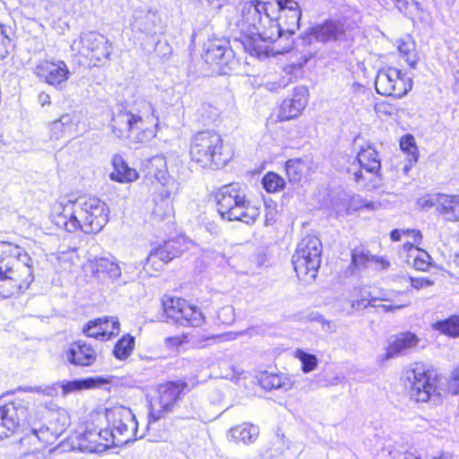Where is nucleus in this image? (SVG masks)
Here are the masks:
<instances>
[{
  "label": "nucleus",
  "mask_w": 459,
  "mask_h": 459,
  "mask_svg": "<svg viewBox=\"0 0 459 459\" xmlns=\"http://www.w3.org/2000/svg\"><path fill=\"white\" fill-rule=\"evenodd\" d=\"M158 116L152 104L146 100H137L129 108H117L113 113L110 128L116 137L130 143H143L155 135Z\"/></svg>",
  "instance_id": "obj_1"
},
{
  "label": "nucleus",
  "mask_w": 459,
  "mask_h": 459,
  "mask_svg": "<svg viewBox=\"0 0 459 459\" xmlns=\"http://www.w3.org/2000/svg\"><path fill=\"white\" fill-rule=\"evenodd\" d=\"M0 297L24 293L34 281L31 258L19 247L0 245Z\"/></svg>",
  "instance_id": "obj_2"
},
{
  "label": "nucleus",
  "mask_w": 459,
  "mask_h": 459,
  "mask_svg": "<svg viewBox=\"0 0 459 459\" xmlns=\"http://www.w3.org/2000/svg\"><path fill=\"white\" fill-rule=\"evenodd\" d=\"M218 212L229 221H239L252 225L257 220L260 211L247 199L246 187L239 183L221 186L216 193Z\"/></svg>",
  "instance_id": "obj_3"
},
{
  "label": "nucleus",
  "mask_w": 459,
  "mask_h": 459,
  "mask_svg": "<svg viewBox=\"0 0 459 459\" xmlns=\"http://www.w3.org/2000/svg\"><path fill=\"white\" fill-rule=\"evenodd\" d=\"M191 160L204 169H216L224 167L232 158L221 136L214 131H201L192 138Z\"/></svg>",
  "instance_id": "obj_4"
},
{
  "label": "nucleus",
  "mask_w": 459,
  "mask_h": 459,
  "mask_svg": "<svg viewBox=\"0 0 459 459\" xmlns=\"http://www.w3.org/2000/svg\"><path fill=\"white\" fill-rule=\"evenodd\" d=\"M266 4L258 0L247 1L240 4L241 17L237 26L242 33L249 37L258 36L263 39H273V34L267 35L264 30L266 22L271 23V29H274L277 38L282 35L283 29L275 23L266 13Z\"/></svg>",
  "instance_id": "obj_5"
},
{
  "label": "nucleus",
  "mask_w": 459,
  "mask_h": 459,
  "mask_svg": "<svg viewBox=\"0 0 459 459\" xmlns=\"http://www.w3.org/2000/svg\"><path fill=\"white\" fill-rule=\"evenodd\" d=\"M321 255L322 244L318 238L307 236L299 242L292 255V264L300 280L312 281L316 278Z\"/></svg>",
  "instance_id": "obj_6"
},
{
  "label": "nucleus",
  "mask_w": 459,
  "mask_h": 459,
  "mask_svg": "<svg viewBox=\"0 0 459 459\" xmlns=\"http://www.w3.org/2000/svg\"><path fill=\"white\" fill-rule=\"evenodd\" d=\"M437 375L420 363L405 371L404 385L411 399L418 403L428 402L431 396L437 394Z\"/></svg>",
  "instance_id": "obj_7"
},
{
  "label": "nucleus",
  "mask_w": 459,
  "mask_h": 459,
  "mask_svg": "<svg viewBox=\"0 0 459 459\" xmlns=\"http://www.w3.org/2000/svg\"><path fill=\"white\" fill-rule=\"evenodd\" d=\"M360 169L352 172L353 180L367 190L379 188L382 186V178L379 174L381 161L377 152L370 145L361 148L357 154ZM348 172L351 174V169Z\"/></svg>",
  "instance_id": "obj_8"
},
{
  "label": "nucleus",
  "mask_w": 459,
  "mask_h": 459,
  "mask_svg": "<svg viewBox=\"0 0 459 459\" xmlns=\"http://www.w3.org/2000/svg\"><path fill=\"white\" fill-rule=\"evenodd\" d=\"M108 427L115 433L116 444L123 446L138 438V422L130 408L115 406L106 411Z\"/></svg>",
  "instance_id": "obj_9"
},
{
  "label": "nucleus",
  "mask_w": 459,
  "mask_h": 459,
  "mask_svg": "<svg viewBox=\"0 0 459 459\" xmlns=\"http://www.w3.org/2000/svg\"><path fill=\"white\" fill-rule=\"evenodd\" d=\"M85 197L71 199L67 196L62 197L52 207V221L60 229H64L68 232H76L82 230L83 232V221L85 215L75 212V206L79 204H84ZM76 211H78L76 209Z\"/></svg>",
  "instance_id": "obj_10"
},
{
  "label": "nucleus",
  "mask_w": 459,
  "mask_h": 459,
  "mask_svg": "<svg viewBox=\"0 0 459 459\" xmlns=\"http://www.w3.org/2000/svg\"><path fill=\"white\" fill-rule=\"evenodd\" d=\"M375 87L378 94L401 99L412 88V80L396 68L388 67L377 72Z\"/></svg>",
  "instance_id": "obj_11"
},
{
  "label": "nucleus",
  "mask_w": 459,
  "mask_h": 459,
  "mask_svg": "<svg viewBox=\"0 0 459 459\" xmlns=\"http://www.w3.org/2000/svg\"><path fill=\"white\" fill-rule=\"evenodd\" d=\"M71 48L82 56L101 62L109 58L112 43L100 33L87 31L82 33L79 39L72 42Z\"/></svg>",
  "instance_id": "obj_12"
},
{
  "label": "nucleus",
  "mask_w": 459,
  "mask_h": 459,
  "mask_svg": "<svg viewBox=\"0 0 459 459\" xmlns=\"http://www.w3.org/2000/svg\"><path fill=\"white\" fill-rule=\"evenodd\" d=\"M163 307L167 317L176 324L198 327L204 323V316L202 311L184 299H169L163 301Z\"/></svg>",
  "instance_id": "obj_13"
},
{
  "label": "nucleus",
  "mask_w": 459,
  "mask_h": 459,
  "mask_svg": "<svg viewBox=\"0 0 459 459\" xmlns=\"http://www.w3.org/2000/svg\"><path fill=\"white\" fill-rule=\"evenodd\" d=\"M77 212L85 215L83 233H99L108 221L109 209L108 205L96 197L85 198L84 204L75 206Z\"/></svg>",
  "instance_id": "obj_14"
},
{
  "label": "nucleus",
  "mask_w": 459,
  "mask_h": 459,
  "mask_svg": "<svg viewBox=\"0 0 459 459\" xmlns=\"http://www.w3.org/2000/svg\"><path fill=\"white\" fill-rule=\"evenodd\" d=\"M166 175L167 171L163 169H160L155 174L156 178L162 185L153 198L152 216L157 221H163L173 214L172 201L178 190V183L174 180H167Z\"/></svg>",
  "instance_id": "obj_15"
},
{
  "label": "nucleus",
  "mask_w": 459,
  "mask_h": 459,
  "mask_svg": "<svg viewBox=\"0 0 459 459\" xmlns=\"http://www.w3.org/2000/svg\"><path fill=\"white\" fill-rule=\"evenodd\" d=\"M187 384L183 381L167 382L159 385L158 403H152L149 417L157 421L171 411L174 404L179 400L182 393L186 389Z\"/></svg>",
  "instance_id": "obj_16"
},
{
  "label": "nucleus",
  "mask_w": 459,
  "mask_h": 459,
  "mask_svg": "<svg viewBox=\"0 0 459 459\" xmlns=\"http://www.w3.org/2000/svg\"><path fill=\"white\" fill-rule=\"evenodd\" d=\"M30 422L28 420V403L23 399L15 398L13 401L0 407V439L9 437L20 426L21 422Z\"/></svg>",
  "instance_id": "obj_17"
},
{
  "label": "nucleus",
  "mask_w": 459,
  "mask_h": 459,
  "mask_svg": "<svg viewBox=\"0 0 459 459\" xmlns=\"http://www.w3.org/2000/svg\"><path fill=\"white\" fill-rule=\"evenodd\" d=\"M34 74L44 82L62 90L70 77V71L62 60H40L34 68Z\"/></svg>",
  "instance_id": "obj_18"
},
{
  "label": "nucleus",
  "mask_w": 459,
  "mask_h": 459,
  "mask_svg": "<svg viewBox=\"0 0 459 459\" xmlns=\"http://www.w3.org/2000/svg\"><path fill=\"white\" fill-rule=\"evenodd\" d=\"M206 63L215 64L219 66L221 74H228L234 70L238 61L235 54L225 39H214L209 42L204 55Z\"/></svg>",
  "instance_id": "obj_19"
},
{
  "label": "nucleus",
  "mask_w": 459,
  "mask_h": 459,
  "mask_svg": "<svg viewBox=\"0 0 459 459\" xmlns=\"http://www.w3.org/2000/svg\"><path fill=\"white\" fill-rule=\"evenodd\" d=\"M183 252V245L180 240L170 239L163 245L152 250L146 258L144 269L151 273L152 269L154 272L162 270L163 265L173 258L178 256Z\"/></svg>",
  "instance_id": "obj_20"
},
{
  "label": "nucleus",
  "mask_w": 459,
  "mask_h": 459,
  "mask_svg": "<svg viewBox=\"0 0 459 459\" xmlns=\"http://www.w3.org/2000/svg\"><path fill=\"white\" fill-rule=\"evenodd\" d=\"M104 383L101 377H89L85 379H74L72 381H62L55 383L51 385H44L39 387H30L33 392L42 393L48 396L57 394L58 387H61L63 395L77 392L83 389H90Z\"/></svg>",
  "instance_id": "obj_21"
},
{
  "label": "nucleus",
  "mask_w": 459,
  "mask_h": 459,
  "mask_svg": "<svg viewBox=\"0 0 459 459\" xmlns=\"http://www.w3.org/2000/svg\"><path fill=\"white\" fill-rule=\"evenodd\" d=\"M308 35L318 42L328 43L344 40L346 30L342 22L329 19L321 24L312 26L308 30Z\"/></svg>",
  "instance_id": "obj_22"
},
{
  "label": "nucleus",
  "mask_w": 459,
  "mask_h": 459,
  "mask_svg": "<svg viewBox=\"0 0 459 459\" xmlns=\"http://www.w3.org/2000/svg\"><path fill=\"white\" fill-rule=\"evenodd\" d=\"M119 321L117 317H100L89 321L83 327V333L89 337L109 340L119 333Z\"/></svg>",
  "instance_id": "obj_23"
},
{
  "label": "nucleus",
  "mask_w": 459,
  "mask_h": 459,
  "mask_svg": "<svg viewBox=\"0 0 459 459\" xmlns=\"http://www.w3.org/2000/svg\"><path fill=\"white\" fill-rule=\"evenodd\" d=\"M64 359L74 366L89 367L96 361L95 350L84 342H74L64 352Z\"/></svg>",
  "instance_id": "obj_24"
},
{
  "label": "nucleus",
  "mask_w": 459,
  "mask_h": 459,
  "mask_svg": "<svg viewBox=\"0 0 459 459\" xmlns=\"http://www.w3.org/2000/svg\"><path fill=\"white\" fill-rule=\"evenodd\" d=\"M306 93V89L298 88L291 99H286L282 101L278 114L281 121L290 120L299 116L307 105Z\"/></svg>",
  "instance_id": "obj_25"
},
{
  "label": "nucleus",
  "mask_w": 459,
  "mask_h": 459,
  "mask_svg": "<svg viewBox=\"0 0 459 459\" xmlns=\"http://www.w3.org/2000/svg\"><path fill=\"white\" fill-rule=\"evenodd\" d=\"M436 203L444 220L447 221H459V195L437 194Z\"/></svg>",
  "instance_id": "obj_26"
},
{
  "label": "nucleus",
  "mask_w": 459,
  "mask_h": 459,
  "mask_svg": "<svg viewBox=\"0 0 459 459\" xmlns=\"http://www.w3.org/2000/svg\"><path fill=\"white\" fill-rule=\"evenodd\" d=\"M113 171L109 174V178L113 181L119 183H127L135 181L139 175L138 172L130 168L124 158L119 154H115L112 158Z\"/></svg>",
  "instance_id": "obj_27"
},
{
  "label": "nucleus",
  "mask_w": 459,
  "mask_h": 459,
  "mask_svg": "<svg viewBox=\"0 0 459 459\" xmlns=\"http://www.w3.org/2000/svg\"><path fill=\"white\" fill-rule=\"evenodd\" d=\"M259 434V427L248 422L233 427L228 431V437L230 440L241 442L245 445L255 443Z\"/></svg>",
  "instance_id": "obj_28"
},
{
  "label": "nucleus",
  "mask_w": 459,
  "mask_h": 459,
  "mask_svg": "<svg viewBox=\"0 0 459 459\" xmlns=\"http://www.w3.org/2000/svg\"><path fill=\"white\" fill-rule=\"evenodd\" d=\"M419 339L416 334L406 332L395 336V339L389 344L386 351L387 358H393L401 354L418 344Z\"/></svg>",
  "instance_id": "obj_29"
},
{
  "label": "nucleus",
  "mask_w": 459,
  "mask_h": 459,
  "mask_svg": "<svg viewBox=\"0 0 459 459\" xmlns=\"http://www.w3.org/2000/svg\"><path fill=\"white\" fill-rule=\"evenodd\" d=\"M80 446L83 451L89 453H100L108 448V444L101 442L100 433L97 429H87L80 438Z\"/></svg>",
  "instance_id": "obj_30"
},
{
  "label": "nucleus",
  "mask_w": 459,
  "mask_h": 459,
  "mask_svg": "<svg viewBox=\"0 0 459 459\" xmlns=\"http://www.w3.org/2000/svg\"><path fill=\"white\" fill-rule=\"evenodd\" d=\"M93 269L98 273H105L112 281L121 277L122 270L114 257H99L92 262Z\"/></svg>",
  "instance_id": "obj_31"
},
{
  "label": "nucleus",
  "mask_w": 459,
  "mask_h": 459,
  "mask_svg": "<svg viewBox=\"0 0 459 459\" xmlns=\"http://www.w3.org/2000/svg\"><path fill=\"white\" fill-rule=\"evenodd\" d=\"M370 263H376L381 265L382 269H386L390 265V263L383 257H375L371 255L368 251H365L364 249L355 248L352 251L351 264L355 268L359 270L364 269Z\"/></svg>",
  "instance_id": "obj_32"
},
{
  "label": "nucleus",
  "mask_w": 459,
  "mask_h": 459,
  "mask_svg": "<svg viewBox=\"0 0 459 459\" xmlns=\"http://www.w3.org/2000/svg\"><path fill=\"white\" fill-rule=\"evenodd\" d=\"M156 14L152 12H140L134 17L132 30L145 34L154 33Z\"/></svg>",
  "instance_id": "obj_33"
},
{
  "label": "nucleus",
  "mask_w": 459,
  "mask_h": 459,
  "mask_svg": "<svg viewBox=\"0 0 459 459\" xmlns=\"http://www.w3.org/2000/svg\"><path fill=\"white\" fill-rule=\"evenodd\" d=\"M261 386L267 391L282 390L288 391L291 388V383L289 378L277 374H264L260 379Z\"/></svg>",
  "instance_id": "obj_34"
},
{
  "label": "nucleus",
  "mask_w": 459,
  "mask_h": 459,
  "mask_svg": "<svg viewBox=\"0 0 459 459\" xmlns=\"http://www.w3.org/2000/svg\"><path fill=\"white\" fill-rule=\"evenodd\" d=\"M134 347V337L130 334H126L116 343L113 349V354L117 359H126L132 353Z\"/></svg>",
  "instance_id": "obj_35"
},
{
  "label": "nucleus",
  "mask_w": 459,
  "mask_h": 459,
  "mask_svg": "<svg viewBox=\"0 0 459 459\" xmlns=\"http://www.w3.org/2000/svg\"><path fill=\"white\" fill-rule=\"evenodd\" d=\"M307 169V164L301 159L289 160L285 165L286 174L291 182L299 181Z\"/></svg>",
  "instance_id": "obj_36"
},
{
  "label": "nucleus",
  "mask_w": 459,
  "mask_h": 459,
  "mask_svg": "<svg viewBox=\"0 0 459 459\" xmlns=\"http://www.w3.org/2000/svg\"><path fill=\"white\" fill-rule=\"evenodd\" d=\"M398 51L404 58L405 62L411 67L415 68L418 57L415 50V44L410 39L407 40H401L398 42Z\"/></svg>",
  "instance_id": "obj_37"
},
{
  "label": "nucleus",
  "mask_w": 459,
  "mask_h": 459,
  "mask_svg": "<svg viewBox=\"0 0 459 459\" xmlns=\"http://www.w3.org/2000/svg\"><path fill=\"white\" fill-rule=\"evenodd\" d=\"M434 328L444 334L458 337L459 316H452L446 320L437 321L434 324Z\"/></svg>",
  "instance_id": "obj_38"
},
{
  "label": "nucleus",
  "mask_w": 459,
  "mask_h": 459,
  "mask_svg": "<svg viewBox=\"0 0 459 459\" xmlns=\"http://www.w3.org/2000/svg\"><path fill=\"white\" fill-rule=\"evenodd\" d=\"M262 184L267 192L273 193L285 186V180L274 172H268L263 178Z\"/></svg>",
  "instance_id": "obj_39"
},
{
  "label": "nucleus",
  "mask_w": 459,
  "mask_h": 459,
  "mask_svg": "<svg viewBox=\"0 0 459 459\" xmlns=\"http://www.w3.org/2000/svg\"><path fill=\"white\" fill-rule=\"evenodd\" d=\"M401 150L408 153L410 163H415L418 160V149L415 139L412 135L407 134L400 141Z\"/></svg>",
  "instance_id": "obj_40"
},
{
  "label": "nucleus",
  "mask_w": 459,
  "mask_h": 459,
  "mask_svg": "<svg viewBox=\"0 0 459 459\" xmlns=\"http://www.w3.org/2000/svg\"><path fill=\"white\" fill-rule=\"evenodd\" d=\"M198 112L200 114V121L204 126H208L215 122L219 116L218 108L210 103H203L199 108Z\"/></svg>",
  "instance_id": "obj_41"
},
{
  "label": "nucleus",
  "mask_w": 459,
  "mask_h": 459,
  "mask_svg": "<svg viewBox=\"0 0 459 459\" xmlns=\"http://www.w3.org/2000/svg\"><path fill=\"white\" fill-rule=\"evenodd\" d=\"M296 358L301 362V368L303 372L308 373L316 368L318 359L316 355L307 353L301 350H297Z\"/></svg>",
  "instance_id": "obj_42"
},
{
  "label": "nucleus",
  "mask_w": 459,
  "mask_h": 459,
  "mask_svg": "<svg viewBox=\"0 0 459 459\" xmlns=\"http://www.w3.org/2000/svg\"><path fill=\"white\" fill-rule=\"evenodd\" d=\"M379 300L387 301L388 299L385 298L373 297L369 293L368 295H361L359 299H356L351 302V307L355 310L364 309L368 307H377V305H375V301Z\"/></svg>",
  "instance_id": "obj_43"
},
{
  "label": "nucleus",
  "mask_w": 459,
  "mask_h": 459,
  "mask_svg": "<svg viewBox=\"0 0 459 459\" xmlns=\"http://www.w3.org/2000/svg\"><path fill=\"white\" fill-rule=\"evenodd\" d=\"M285 17L287 20V31L293 34L299 27V22L301 19V12H291L281 13V18Z\"/></svg>",
  "instance_id": "obj_44"
},
{
  "label": "nucleus",
  "mask_w": 459,
  "mask_h": 459,
  "mask_svg": "<svg viewBox=\"0 0 459 459\" xmlns=\"http://www.w3.org/2000/svg\"><path fill=\"white\" fill-rule=\"evenodd\" d=\"M10 47L11 39L7 35L4 26L0 24V59L7 56Z\"/></svg>",
  "instance_id": "obj_45"
},
{
  "label": "nucleus",
  "mask_w": 459,
  "mask_h": 459,
  "mask_svg": "<svg viewBox=\"0 0 459 459\" xmlns=\"http://www.w3.org/2000/svg\"><path fill=\"white\" fill-rule=\"evenodd\" d=\"M218 320L223 325H230L235 320L234 308L232 306L222 307L218 311Z\"/></svg>",
  "instance_id": "obj_46"
},
{
  "label": "nucleus",
  "mask_w": 459,
  "mask_h": 459,
  "mask_svg": "<svg viewBox=\"0 0 459 459\" xmlns=\"http://www.w3.org/2000/svg\"><path fill=\"white\" fill-rule=\"evenodd\" d=\"M49 134H50V138L51 139H59V138H62V137H68V136H71L72 134L67 131L66 129H65L64 126H62L59 122H57L56 120H55L54 122H52L49 126Z\"/></svg>",
  "instance_id": "obj_47"
},
{
  "label": "nucleus",
  "mask_w": 459,
  "mask_h": 459,
  "mask_svg": "<svg viewBox=\"0 0 459 459\" xmlns=\"http://www.w3.org/2000/svg\"><path fill=\"white\" fill-rule=\"evenodd\" d=\"M430 256L426 252H420L418 255L414 256L413 266L420 271H425L429 264Z\"/></svg>",
  "instance_id": "obj_48"
},
{
  "label": "nucleus",
  "mask_w": 459,
  "mask_h": 459,
  "mask_svg": "<svg viewBox=\"0 0 459 459\" xmlns=\"http://www.w3.org/2000/svg\"><path fill=\"white\" fill-rule=\"evenodd\" d=\"M98 432L100 433L101 442H104V444H108V448L111 446H118L116 444V435L112 428L109 427L108 429H100Z\"/></svg>",
  "instance_id": "obj_49"
},
{
  "label": "nucleus",
  "mask_w": 459,
  "mask_h": 459,
  "mask_svg": "<svg viewBox=\"0 0 459 459\" xmlns=\"http://www.w3.org/2000/svg\"><path fill=\"white\" fill-rule=\"evenodd\" d=\"M59 124L65 127L71 134L74 133V126L76 125L75 116L73 114H64L56 120Z\"/></svg>",
  "instance_id": "obj_50"
},
{
  "label": "nucleus",
  "mask_w": 459,
  "mask_h": 459,
  "mask_svg": "<svg viewBox=\"0 0 459 459\" xmlns=\"http://www.w3.org/2000/svg\"><path fill=\"white\" fill-rule=\"evenodd\" d=\"M352 205L355 210L367 209V210H375L377 204L371 201H368L363 199L360 196L352 198Z\"/></svg>",
  "instance_id": "obj_51"
},
{
  "label": "nucleus",
  "mask_w": 459,
  "mask_h": 459,
  "mask_svg": "<svg viewBox=\"0 0 459 459\" xmlns=\"http://www.w3.org/2000/svg\"><path fill=\"white\" fill-rule=\"evenodd\" d=\"M402 233L411 235L416 239L417 238H421V233L420 230H393L390 233V238L393 241H399L401 239Z\"/></svg>",
  "instance_id": "obj_52"
},
{
  "label": "nucleus",
  "mask_w": 459,
  "mask_h": 459,
  "mask_svg": "<svg viewBox=\"0 0 459 459\" xmlns=\"http://www.w3.org/2000/svg\"><path fill=\"white\" fill-rule=\"evenodd\" d=\"M192 2L198 3L204 8H210L212 10L221 9L229 0H191Z\"/></svg>",
  "instance_id": "obj_53"
},
{
  "label": "nucleus",
  "mask_w": 459,
  "mask_h": 459,
  "mask_svg": "<svg viewBox=\"0 0 459 459\" xmlns=\"http://www.w3.org/2000/svg\"><path fill=\"white\" fill-rule=\"evenodd\" d=\"M281 13L301 12L299 4L294 0H284L279 2Z\"/></svg>",
  "instance_id": "obj_54"
},
{
  "label": "nucleus",
  "mask_w": 459,
  "mask_h": 459,
  "mask_svg": "<svg viewBox=\"0 0 459 459\" xmlns=\"http://www.w3.org/2000/svg\"><path fill=\"white\" fill-rule=\"evenodd\" d=\"M449 391L453 394H459V367L454 369L452 373V377L449 383Z\"/></svg>",
  "instance_id": "obj_55"
},
{
  "label": "nucleus",
  "mask_w": 459,
  "mask_h": 459,
  "mask_svg": "<svg viewBox=\"0 0 459 459\" xmlns=\"http://www.w3.org/2000/svg\"><path fill=\"white\" fill-rule=\"evenodd\" d=\"M411 284L414 289L420 290L431 286L433 281L426 278H411Z\"/></svg>",
  "instance_id": "obj_56"
},
{
  "label": "nucleus",
  "mask_w": 459,
  "mask_h": 459,
  "mask_svg": "<svg viewBox=\"0 0 459 459\" xmlns=\"http://www.w3.org/2000/svg\"><path fill=\"white\" fill-rule=\"evenodd\" d=\"M316 321L322 325V328L324 331H328V332L335 331V325L332 322L326 320L323 316L318 315L316 317Z\"/></svg>",
  "instance_id": "obj_57"
},
{
  "label": "nucleus",
  "mask_w": 459,
  "mask_h": 459,
  "mask_svg": "<svg viewBox=\"0 0 459 459\" xmlns=\"http://www.w3.org/2000/svg\"><path fill=\"white\" fill-rule=\"evenodd\" d=\"M39 440V437L38 435V430H36L35 429H32L30 430V435H27L26 437H23L21 438L20 442L22 444V446H25L27 443H31V442H38Z\"/></svg>",
  "instance_id": "obj_58"
},
{
  "label": "nucleus",
  "mask_w": 459,
  "mask_h": 459,
  "mask_svg": "<svg viewBox=\"0 0 459 459\" xmlns=\"http://www.w3.org/2000/svg\"><path fill=\"white\" fill-rule=\"evenodd\" d=\"M409 304H410V301H407L406 303H403V304H391V305L381 304V305H377V307H381L385 312H390V311H394L396 309L403 308L406 306H408Z\"/></svg>",
  "instance_id": "obj_59"
},
{
  "label": "nucleus",
  "mask_w": 459,
  "mask_h": 459,
  "mask_svg": "<svg viewBox=\"0 0 459 459\" xmlns=\"http://www.w3.org/2000/svg\"><path fill=\"white\" fill-rule=\"evenodd\" d=\"M388 453L391 459H417L415 456L409 453H401L396 450H391Z\"/></svg>",
  "instance_id": "obj_60"
},
{
  "label": "nucleus",
  "mask_w": 459,
  "mask_h": 459,
  "mask_svg": "<svg viewBox=\"0 0 459 459\" xmlns=\"http://www.w3.org/2000/svg\"><path fill=\"white\" fill-rule=\"evenodd\" d=\"M165 342L170 347H178L183 342V337L181 336H171L167 337Z\"/></svg>",
  "instance_id": "obj_61"
},
{
  "label": "nucleus",
  "mask_w": 459,
  "mask_h": 459,
  "mask_svg": "<svg viewBox=\"0 0 459 459\" xmlns=\"http://www.w3.org/2000/svg\"><path fill=\"white\" fill-rule=\"evenodd\" d=\"M50 96L49 94H48L47 92L45 91H41L39 93L38 95V100L39 102V104L44 107L46 105H50L51 103V100H50Z\"/></svg>",
  "instance_id": "obj_62"
},
{
  "label": "nucleus",
  "mask_w": 459,
  "mask_h": 459,
  "mask_svg": "<svg viewBox=\"0 0 459 459\" xmlns=\"http://www.w3.org/2000/svg\"><path fill=\"white\" fill-rule=\"evenodd\" d=\"M23 459H41L40 452L38 449H33L30 452H24Z\"/></svg>",
  "instance_id": "obj_63"
},
{
  "label": "nucleus",
  "mask_w": 459,
  "mask_h": 459,
  "mask_svg": "<svg viewBox=\"0 0 459 459\" xmlns=\"http://www.w3.org/2000/svg\"><path fill=\"white\" fill-rule=\"evenodd\" d=\"M152 164L156 165L157 167H165L166 161L163 157L156 156L152 159Z\"/></svg>",
  "instance_id": "obj_64"
}]
</instances>
